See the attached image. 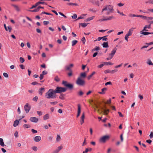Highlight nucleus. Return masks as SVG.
I'll return each mask as SVG.
<instances>
[{
  "instance_id": "f8f14e48",
  "label": "nucleus",
  "mask_w": 153,
  "mask_h": 153,
  "mask_svg": "<svg viewBox=\"0 0 153 153\" xmlns=\"http://www.w3.org/2000/svg\"><path fill=\"white\" fill-rule=\"evenodd\" d=\"M81 113V107L80 105L78 104V111L76 117H78L80 115Z\"/></svg>"
},
{
  "instance_id": "4d7b16f0",
  "label": "nucleus",
  "mask_w": 153,
  "mask_h": 153,
  "mask_svg": "<svg viewBox=\"0 0 153 153\" xmlns=\"http://www.w3.org/2000/svg\"><path fill=\"white\" fill-rule=\"evenodd\" d=\"M77 17V16L76 14H74L73 16H72V18L73 19H76V18Z\"/></svg>"
},
{
  "instance_id": "423d86ee",
  "label": "nucleus",
  "mask_w": 153,
  "mask_h": 153,
  "mask_svg": "<svg viewBox=\"0 0 153 153\" xmlns=\"http://www.w3.org/2000/svg\"><path fill=\"white\" fill-rule=\"evenodd\" d=\"M109 138V136L107 135L104 136L100 139V142L105 143Z\"/></svg>"
},
{
  "instance_id": "8fccbe9b",
  "label": "nucleus",
  "mask_w": 153,
  "mask_h": 153,
  "mask_svg": "<svg viewBox=\"0 0 153 153\" xmlns=\"http://www.w3.org/2000/svg\"><path fill=\"white\" fill-rule=\"evenodd\" d=\"M111 71L108 69L105 70L104 71V73L105 74H107L108 73H111Z\"/></svg>"
},
{
  "instance_id": "a19ab883",
  "label": "nucleus",
  "mask_w": 153,
  "mask_h": 153,
  "mask_svg": "<svg viewBox=\"0 0 153 153\" xmlns=\"http://www.w3.org/2000/svg\"><path fill=\"white\" fill-rule=\"evenodd\" d=\"M79 24L81 25L83 27H85L87 26V24H86L85 23H81Z\"/></svg>"
},
{
  "instance_id": "4c0bfd02",
  "label": "nucleus",
  "mask_w": 153,
  "mask_h": 153,
  "mask_svg": "<svg viewBox=\"0 0 153 153\" xmlns=\"http://www.w3.org/2000/svg\"><path fill=\"white\" fill-rule=\"evenodd\" d=\"M146 4H153V0H148L145 2Z\"/></svg>"
},
{
  "instance_id": "6ab92c4d",
  "label": "nucleus",
  "mask_w": 153,
  "mask_h": 153,
  "mask_svg": "<svg viewBox=\"0 0 153 153\" xmlns=\"http://www.w3.org/2000/svg\"><path fill=\"white\" fill-rule=\"evenodd\" d=\"M44 91V88H40L39 90V93L40 95H42L43 92Z\"/></svg>"
},
{
  "instance_id": "6e6d98bb",
  "label": "nucleus",
  "mask_w": 153,
  "mask_h": 153,
  "mask_svg": "<svg viewBox=\"0 0 153 153\" xmlns=\"http://www.w3.org/2000/svg\"><path fill=\"white\" fill-rule=\"evenodd\" d=\"M117 13H118L120 14V15H122V16H125V15L123 13V12H121V13L119 10H117Z\"/></svg>"
},
{
  "instance_id": "c9c22d12",
  "label": "nucleus",
  "mask_w": 153,
  "mask_h": 153,
  "mask_svg": "<svg viewBox=\"0 0 153 153\" xmlns=\"http://www.w3.org/2000/svg\"><path fill=\"white\" fill-rule=\"evenodd\" d=\"M78 94L79 96H82L84 94V93L82 91L80 90L78 92Z\"/></svg>"
},
{
  "instance_id": "603ef678",
  "label": "nucleus",
  "mask_w": 153,
  "mask_h": 153,
  "mask_svg": "<svg viewBox=\"0 0 153 153\" xmlns=\"http://www.w3.org/2000/svg\"><path fill=\"white\" fill-rule=\"evenodd\" d=\"M7 28L8 29L9 32H10L12 29L11 27L10 26H8L7 27Z\"/></svg>"
},
{
  "instance_id": "c03bdc74",
  "label": "nucleus",
  "mask_w": 153,
  "mask_h": 153,
  "mask_svg": "<svg viewBox=\"0 0 153 153\" xmlns=\"http://www.w3.org/2000/svg\"><path fill=\"white\" fill-rule=\"evenodd\" d=\"M87 14H83L82 15V16L79 17L77 19H76V20L79 19H82L84 18V17Z\"/></svg>"
},
{
  "instance_id": "f704fd0d",
  "label": "nucleus",
  "mask_w": 153,
  "mask_h": 153,
  "mask_svg": "<svg viewBox=\"0 0 153 153\" xmlns=\"http://www.w3.org/2000/svg\"><path fill=\"white\" fill-rule=\"evenodd\" d=\"M68 5H75V6H78V5L76 3H70L68 4Z\"/></svg>"
},
{
  "instance_id": "58836bf2",
  "label": "nucleus",
  "mask_w": 153,
  "mask_h": 153,
  "mask_svg": "<svg viewBox=\"0 0 153 153\" xmlns=\"http://www.w3.org/2000/svg\"><path fill=\"white\" fill-rule=\"evenodd\" d=\"M65 95L63 94H61L59 96V98L61 99V100H63L64 99V97Z\"/></svg>"
},
{
  "instance_id": "bf43d9fd",
  "label": "nucleus",
  "mask_w": 153,
  "mask_h": 153,
  "mask_svg": "<svg viewBox=\"0 0 153 153\" xmlns=\"http://www.w3.org/2000/svg\"><path fill=\"white\" fill-rule=\"evenodd\" d=\"M99 50V48L98 47L96 46L95 48L93 49L92 51H98Z\"/></svg>"
},
{
  "instance_id": "de8ad7c7",
  "label": "nucleus",
  "mask_w": 153,
  "mask_h": 153,
  "mask_svg": "<svg viewBox=\"0 0 153 153\" xmlns=\"http://www.w3.org/2000/svg\"><path fill=\"white\" fill-rule=\"evenodd\" d=\"M81 41L82 42L83 44H85V39L84 37H83L81 39Z\"/></svg>"
},
{
  "instance_id": "7c9ffc66",
  "label": "nucleus",
  "mask_w": 153,
  "mask_h": 153,
  "mask_svg": "<svg viewBox=\"0 0 153 153\" xmlns=\"http://www.w3.org/2000/svg\"><path fill=\"white\" fill-rule=\"evenodd\" d=\"M77 41L76 40H74L72 41L71 42L72 46H74L77 43Z\"/></svg>"
},
{
  "instance_id": "2eb2a0df",
  "label": "nucleus",
  "mask_w": 153,
  "mask_h": 153,
  "mask_svg": "<svg viewBox=\"0 0 153 153\" xmlns=\"http://www.w3.org/2000/svg\"><path fill=\"white\" fill-rule=\"evenodd\" d=\"M62 149V146H59L58 147L57 149H56L53 152V153H58Z\"/></svg>"
},
{
  "instance_id": "72a5a7b5",
  "label": "nucleus",
  "mask_w": 153,
  "mask_h": 153,
  "mask_svg": "<svg viewBox=\"0 0 153 153\" xmlns=\"http://www.w3.org/2000/svg\"><path fill=\"white\" fill-rule=\"evenodd\" d=\"M54 80L57 82H59L60 81V79L58 76H56L55 77Z\"/></svg>"
},
{
  "instance_id": "aec40b11",
  "label": "nucleus",
  "mask_w": 153,
  "mask_h": 153,
  "mask_svg": "<svg viewBox=\"0 0 153 153\" xmlns=\"http://www.w3.org/2000/svg\"><path fill=\"white\" fill-rule=\"evenodd\" d=\"M140 33L141 34H143L144 35H149V34H153V33H152V32L149 33V32H143V31H141L140 32Z\"/></svg>"
},
{
  "instance_id": "9d476101",
  "label": "nucleus",
  "mask_w": 153,
  "mask_h": 153,
  "mask_svg": "<svg viewBox=\"0 0 153 153\" xmlns=\"http://www.w3.org/2000/svg\"><path fill=\"white\" fill-rule=\"evenodd\" d=\"M30 120L32 122L34 123H37L38 121V118L34 117H30Z\"/></svg>"
},
{
  "instance_id": "680f3d73",
  "label": "nucleus",
  "mask_w": 153,
  "mask_h": 153,
  "mask_svg": "<svg viewBox=\"0 0 153 153\" xmlns=\"http://www.w3.org/2000/svg\"><path fill=\"white\" fill-rule=\"evenodd\" d=\"M120 140H121V142H123V134H122L120 135Z\"/></svg>"
},
{
  "instance_id": "39448f33",
  "label": "nucleus",
  "mask_w": 153,
  "mask_h": 153,
  "mask_svg": "<svg viewBox=\"0 0 153 153\" xmlns=\"http://www.w3.org/2000/svg\"><path fill=\"white\" fill-rule=\"evenodd\" d=\"M56 93H60L61 92H65L66 91V89L65 88L61 87H57L55 90Z\"/></svg>"
},
{
  "instance_id": "ea45409f",
  "label": "nucleus",
  "mask_w": 153,
  "mask_h": 153,
  "mask_svg": "<svg viewBox=\"0 0 153 153\" xmlns=\"http://www.w3.org/2000/svg\"><path fill=\"white\" fill-rule=\"evenodd\" d=\"M38 4L39 5L40 4H45L47 5V3L44 1H39L37 2Z\"/></svg>"
},
{
  "instance_id": "e2e57ef3",
  "label": "nucleus",
  "mask_w": 153,
  "mask_h": 153,
  "mask_svg": "<svg viewBox=\"0 0 153 153\" xmlns=\"http://www.w3.org/2000/svg\"><path fill=\"white\" fill-rule=\"evenodd\" d=\"M104 63H103V64H102L98 66V67L99 68H101L104 65Z\"/></svg>"
},
{
  "instance_id": "7ed1b4c3",
  "label": "nucleus",
  "mask_w": 153,
  "mask_h": 153,
  "mask_svg": "<svg viewBox=\"0 0 153 153\" xmlns=\"http://www.w3.org/2000/svg\"><path fill=\"white\" fill-rule=\"evenodd\" d=\"M76 84L79 86H84L85 84V81L81 79V77H78L76 81Z\"/></svg>"
},
{
  "instance_id": "1a4fd4ad",
  "label": "nucleus",
  "mask_w": 153,
  "mask_h": 153,
  "mask_svg": "<svg viewBox=\"0 0 153 153\" xmlns=\"http://www.w3.org/2000/svg\"><path fill=\"white\" fill-rule=\"evenodd\" d=\"M85 117V113L83 112L82 115V116L81 117V119L80 120V123L81 125H82L84 123V119Z\"/></svg>"
},
{
  "instance_id": "e433bc0d",
  "label": "nucleus",
  "mask_w": 153,
  "mask_h": 153,
  "mask_svg": "<svg viewBox=\"0 0 153 153\" xmlns=\"http://www.w3.org/2000/svg\"><path fill=\"white\" fill-rule=\"evenodd\" d=\"M30 126L29 124H25L23 125V127L25 128H30Z\"/></svg>"
},
{
  "instance_id": "052dcab7",
  "label": "nucleus",
  "mask_w": 153,
  "mask_h": 153,
  "mask_svg": "<svg viewBox=\"0 0 153 153\" xmlns=\"http://www.w3.org/2000/svg\"><path fill=\"white\" fill-rule=\"evenodd\" d=\"M43 23L45 25H47L49 23V22L48 21H44Z\"/></svg>"
},
{
  "instance_id": "c85d7f7f",
  "label": "nucleus",
  "mask_w": 153,
  "mask_h": 153,
  "mask_svg": "<svg viewBox=\"0 0 153 153\" xmlns=\"http://www.w3.org/2000/svg\"><path fill=\"white\" fill-rule=\"evenodd\" d=\"M49 118V115L47 114L45 115L43 117V119L44 120H46L48 119Z\"/></svg>"
},
{
  "instance_id": "f03ea898",
  "label": "nucleus",
  "mask_w": 153,
  "mask_h": 153,
  "mask_svg": "<svg viewBox=\"0 0 153 153\" xmlns=\"http://www.w3.org/2000/svg\"><path fill=\"white\" fill-rule=\"evenodd\" d=\"M113 8L114 6L112 5H105L103 7L101 12L102 13L104 11L108 10L109 11L106 13L107 15H108L114 10Z\"/></svg>"
},
{
  "instance_id": "4468645a",
  "label": "nucleus",
  "mask_w": 153,
  "mask_h": 153,
  "mask_svg": "<svg viewBox=\"0 0 153 153\" xmlns=\"http://www.w3.org/2000/svg\"><path fill=\"white\" fill-rule=\"evenodd\" d=\"M105 109L103 108H102V109L103 111V113L104 114L107 115L109 111V109H105L106 107L105 106Z\"/></svg>"
},
{
  "instance_id": "09e8293b",
  "label": "nucleus",
  "mask_w": 153,
  "mask_h": 153,
  "mask_svg": "<svg viewBox=\"0 0 153 153\" xmlns=\"http://www.w3.org/2000/svg\"><path fill=\"white\" fill-rule=\"evenodd\" d=\"M38 97L37 96H36L33 98V101H34L36 102L38 100Z\"/></svg>"
},
{
  "instance_id": "3c124183",
  "label": "nucleus",
  "mask_w": 153,
  "mask_h": 153,
  "mask_svg": "<svg viewBox=\"0 0 153 153\" xmlns=\"http://www.w3.org/2000/svg\"><path fill=\"white\" fill-rule=\"evenodd\" d=\"M62 84L65 86L66 85L68 84V83H67V82L66 81H62Z\"/></svg>"
},
{
  "instance_id": "338daca9",
  "label": "nucleus",
  "mask_w": 153,
  "mask_h": 153,
  "mask_svg": "<svg viewBox=\"0 0 153 153\" xmlns=\"http://www.w3.org/2000/svg\"><path fill=\"white\" fill-rule=\"evenodd\" d=\"M147 11L150 12L152 13H153V9L152 8H149L147 9Z\"/></svg>"
},
{
  "instance_id": "774afa93",
  "label": "nucleus",
  "mask_w": 153,
  "mask_h": 153,
  "mask_svg": "<svg viewBox=\"0 0 153 153\" xmlns=\"http://www.w3.org/2000/svg\"><path fill=\"white\" fill-rule=\"evenodd\" d=\"M149 137L150 138H152L153 137V132H151L149 135Z\"/></svg>"
},
{
  "instance_id": "393cba45",
  "label": "nucleus",
  "mask_w": 153,
  "mask_h": 153,
  "mask_svg": "<svg viewBox=\"0 0 153 153\" xmlns=\"http://www.w3.org/2000/svg\"><path fill=\"white\" fill-rule=\"evenodd\" d=\"M103 63H104V65H111L113 64V63H112L110 62H103Z\"/></svg>"
},
{
  "instance_id": "4be33fe9",
  "label": "nucleus",
  "mask_w": 153,
  "mask_h": 153,
  "mask_svg": "<svg viewBox=\"0 0 153 153\" xmlns=\"http://www.w3.org/2000/svg\"><path fill=\"white\" fill-rule=\"evenodd\" d=\"M19 123V121L18 120H15L13 123V126L16 127L17 126Z\"/></svg>"
},
{
  "instance_id": "79ce46f5",
  "label": "nucleus",
  "mask_w": 153,
  "mask_h": 153,
  "mask_svg": "<svg viewBox=\"0 0 153 153\" xmlns=\"http://www.w3.org/2000/svg\"><path fill=\"white\" fill-rule=\"evenodd\" d=\"M60 139H61V137H60V136L59 134H57V135L56 140L57 141H59L60 140Z\"/></svg>"
},
{
  "instance_id": "5fc2aeb1",
  "label": "nucleus",
  "mask_w": 153,
  "mask_h": 153,
  "mask_svg": "<svg viewBox=\"0 0 153 153\" xmlns=\"http://www.w3.org/2000/svg\"><path fill=\"white\" fill-rule=\"evenodd\" d=\"M14 136L16 137H18V134L17 131H16L14 133Z\"/></svg>"
},
{
  "instance_id": "9b49d317",
  "label": "nucleus",
  "mask_w": 153,
  "mask_h": 153,
  "mask_svg": "<svg viewBox=\"0 0 153 153\" xmlns=\"http://www.w3.org/2000/svg\"><path fill=\"white\" fill-rule=\"evenodd\" d=\"M135 28L134 27H132L129 30L128 32L127 33V34L126 35H127L128 36H131L132 33V32L134 30Z\"/></svg>"
},
{
  "instance_id": "20e7f679",
  "label": "nucleus",
  "mask_w": 153,
  "mask_h": 153,
  "mask_svg": "<svg viewBox=\"0 0 153 153\" xmlns=\"http://www.w3.org/2000/svg\"><path fill=\"white\" fill-rule=\"evenodd\" d=\"M117 49L116 48H114L111 51V53L109 54L108 57L106 59V60H108L111 59L113 57Z\"/></svg>"
},
{
  "instance_id": "f257e3e1",
  "label": "nucleus",
  "mask_w": 153,
  "mask_h": 153,
  "mask_svg": "<svg viewBox=\"0 0 153 153\" xmlns=\"http://www.w3.org/2000/svg\"><path fill=\"white\" fill-rule=\"evenodd\" d=\"M55 90L53 89H50L45 93V97L47 99H54L56 97V95L55 94H56V92H55Z\"/></svg>"
},
{
  "instance_id": "473e14b6",
  "label": "nucleus",
  "mask_w": 153,
  "mask_h": 153,
  "mask_svg": "<svg viewBox=\"0 0 153 153\" xmlns=\"http://www.w3.org/2000/svg\"><path fill=\"white\" fill-rule=\"evenodd\" d=\"M95 74V72L94 71L92 72V73L90 75L88 76V80L90 79L92 77V76Z\"/></svg>"
},
{
  "instance_id": "6e6552de",
  "label": "nucleus",
  "mask_w": 153,
  "mask_h": 153,
  "mask_svg": "<svg viewBox=\"0 0 153 153\" xmlns=\"http://www.w3.org/2000/svg\"><path fill=\"white\" fill-rule=\"evenodd\" d=\"M11 6L14 8L16 11L19 12L20 11V8L18 6L14 4H12Z\"/></svg>"
},
{
  "instance_id": "37998d69",
  "label": "nucleus",
  "mask_w": 153,
  "mask_h": 153,
  "mask_svg": "<svg viewBox=\"0 0 153 153\" xmlns=\"http://www.w3.org/2000/svg\"><path fill=\"white\" fill-rule=\"evenodd\" d=\"M38 5V4L37 3H36L34 5H33L32 6V7L30 8V9H32L33 8H35Z\"/></svg>"
},
{
  "instance_id": "13d9d810",
  "label": "nucleus",
  "mask_w": 153,
  "mask_h": 153,
  "mask_svg": "<svg viewBox=\"0 0 153 153\" xmlns=\"http://www.w3.org/2000/svg\"><path fill=\"white\" fill-rule=\"evenodd\" d=\"M129 16L130 17H135V15L131 13L129 14Z\"/></svg>"
},
{
  "instance_id": "f3484780",
  "label": "nucleus",
  "mask_w": 153,
  "mask_h": 153,
  "mask_svg": "<svg viewBox=\"0 0 153 153\" xmlns=\"http://www.w3.org/2000/svg\"><path fill=\"white\" fill-rule=\"evenodd\" d=\"M73 66H74L73 64H71L69 65L66 66V70H68L69 71H71V68L73 67Z\"/></svg>"
},
{
  "instance_id": "a211bd4d",
  "label": "nucleus",
  "mask_w": 153,
  "mask_h": 153,
  "mask_svg": "<svg viewBox=\"0 0 153 153\" xmlns=\"http://www.w3.org/2000/svg\"><path fill=\"white\" fill-rule=\"evenodd\" d=\"M151 28V24L148 25H146L143 28V31H147L148 30L147 29V28L150 29Z\"/></svg>"
},
{
  "instance_id": "2f4dec72",
  "label": "nucleus",
  "mask_w": 153,
  "mask_h": 153,
  "mask_svg": "<svg viewBox=\"0 0 153 153\" xmlns=\"http://www.w3.org/2000/svg\"><path fill=\"white\" fill-rule=\"evenodd\" d=\"M39 8L38 7L36 9H34L33 10H28V11L30 12H37L39 11Z\"/></svg>"
},
{
  "instance_id": "5701e85b",
  "label": "nucleus",
  "mask_w": 153,
  "mask_h": 153,
  "mask_svg": "<svg viewBox=\"0 0 153 153\" xmlns=\"http://www.w3.org/2000/svg\"><path fill=\"white\" fill-rule=\"evenodd\" d=\"M65 87L68 88L70 89H71L73 88V85L72 84L68 83L65 85Z\"/></svg>"
},
{
  "instance_id": "864d4df0",
  "label": "nucleus",
  "mask_w": 153,
  "mask_h": 153,
  "mask_svg": "<svg viewBox=\"0 0 153 153\" xmlns=\"http://www.w3.org/2000/svg\"><path fill=\"white\" fill-rule=\"evenodd\" d=\"M153 19V17H147V21H149L150 20H151Z\"/></svg>"
},
{
  "instance_id": "c756f323",
  "label": "nucleus",
  "mask_w": 153,
  "mask_h": 153,
  "mask_svg": "<svg viewBox=\"0 0 153 153\" xmlns=\"http://www.w3.org/2000/svg\"><path fill=\"white\" fill-rule=\"evenodd\" d=\"M147 64L150 65H153V63H152V62L151 61V60L149 59H148V60L147 62Z\"/></svg>"
},
{
  "instance_id": "49530a36",
  "label": "nucleus",
  "mask_w": 153,
  "mask_h": 153,
  "mask_svg": "<svg viewBox=\"0 0 153 153\" xmlns=\"http://www.w3.org/2000/svg\"><path fill=\"white\" fill-rule=\"evenodd\" d=\"M19 59H20V62L22 63H23L25 61V59H24V58H23L22 57H20L19 58Z\"/></svg>"
},
{
  "instance_id": "ddd939ff",
  "label": "nucleus",
  "mask_w": 153,
  "mask_h": 153,
  "mask_svg": "<svg viewBox=\"0 0 153 153\" xmlns=\"http://www.w3.org/2000/svg\"><path fill=\"white\" fill-rule=\"evenodd\" d=\"M41 139V137L40 136H38L34 137V140L36 142L39 141Z\"/></svg>"
},
{
  "instance_id": "412c9836",
  "label": "nucleus",
  "mask_w": 153,
  "mask_h": 153,
  "mask_svg": "<svg viewBox=\"0 0 153 153\" xmlns=\"http://www.w3.org/2000/svg\"><path fill=\"white\" fill-rule=\"evenodd\" d=\"M86 76V74L85 72H83L81 73L80 74V76L79 77H81V79L85 78Z\"/></svg>"
},
{
  "instance_id": "dca6fc26",
  "label": "nucleus",
  "mask_w": 153,
  "mask_h": 153,
  "mask_svg": "<svg viewBox=\"0 0 153 153\" xmlns=\"http://www.w3.org/2000/svg\"><path fill=\"white\" fill-rule=\"evenodd\" d=\"M107 90V88H102L101 90V92H99V93L101 94H104L105 93V92Z\"/></svg>"
},
{
  "instance_id": "cd10ccee",
  "label": "nucleus",
  "mask_w": 153,
  "mask_h": 153,
  "mask_svg": "<svg viewBox=\"0 0 153 153\" xmlns=\"http://www.w3.org/2000/svg\"><path fill=\"white\" fill-rule=\"evenodd\" d=\"M94 16H92V17H89V18L87 19H86L85 21V22H88V21H90L91 20H93L94 19Z\"/></svg>"
},
{
  "instance_id": "0eeeda50",
  "label": "nucleus",
  "mask_w": 153,
  "mask_h": 153,
  "mask_svg": "<svg viewBox=\"0 0 153 153\" xmlns=\"http://www.w3.org/2000/svg\"><path fill=\"white\" fill-rule=\"evenodd\" d=\"M24 108L26 113H27L30 110V106H29V104L27 103L24 106Z\"/></svg>"
},
{
  "instance_id": "b1692460",
  "label": "nucleus",
  "mask_w": 153,
  "mask_h": 153,
  "mask_svg": "<svg viewBox=\"0 0 153 153\" xmlns=\"http://www.w3.org/2000/svg\"><path fill=\"white\" fill-rule=\"evenodd\" d=\"M0 145L2 146H4L3 139L1 138H0Z\"/></svg>"
},
{
  "instance_id": "bb28decb",
  "label": "nucleus",
  "mask_w": 153,
  "mask_h": 153,
  "mask_svg": "<svg viewBox=\"0 0 153 153\" xmlns=\"http://www.w3.org/2000/svg\"><path fill=\"white\" fill-rule=\"evenodd\" d=\"M115 19V17L113 16H110L107 17V18H106V21L110 20L113 19Z\"/></svg>"
},
{
  "instance_id": "0e129e2a",
  "label": "nucleus",
  "mask_w": 153,
  "mask_h": 153,
  "mask_svg": "<svg viewBox=\"0 0 153 153\" xmlns=\"http://www.w3.org/2000/svg\"><path fill=\"white\" fill-rule=\"evenodd\" d=\"M3 76L7 78L8 77V74L6 73H4L3 74Z\"/></svg>"
},
{
  "instance_id": "69168bd1",
  "label": "nucleus",
  "mask_w": 153,
  "mask_h": 153,
  "mask_svg": "<svg viewBox=\"0 0 153 153\" xmlns=\"http://www.w3.org/2000/svg\"><path fill=\"white\" fill-rule=\"evenodd\" d=\"M37 113L39 116H41L42 115V112L41 111H37Z\"/></svg>"
},
{
  "instance_id": "a878e982",
  "label": "nucleus",
  "mask_w": 153,
  "mask_h": 153,
  "mask_svg": "<svg viewBox=\"0 0 153 153\" xmlns=\"http://www.w3.org/2000/svg\"><path fill=\"white\" fill-rule=\"evenodd\" d=\"M103 47V48H108V43L107 42H104L102 44Z\"/></svg>"
},
{
  "instance_id": "a18cd8bd",
  "label": "nucleus",
  "mask_w": 153,
  "mask_h": 153,
  "mask_svg": "<svg viewBox=\"0 0 153 153\" xmlns=\"http://www.w3.org/2000/svg\"><path fill=\"white\" fill-rule=\"evenodd\" d=\"M32 149H33V150L35 152L37 151L38 150L37 147L35 146H33L32 147Z\"/></svg>"
}]
</instances>
